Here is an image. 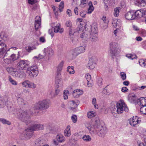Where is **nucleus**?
Here are the masks:
<instances>
[{
    "mask_svg": "<svg viewBox=\"0 0 146 146\" xmlns=\"http://www.w3.org/2000/svg\"><path fill=\"white\" fill-rule=\"evenodd\" d=\"M96 114L95 112L93 111H90L87 113V116L88 118H91L95 116Z\"/></svg>",
    "mask_w": 146,
    "mask_h": 146,
    "instance_id": "nucleus-36",
    "label": "nucleus"
},
{
    "mask_svg": "<svg viewBox=\"0 0 146 146\" xmlns=\"http://www.w3.org/2000/svg\"><path fill=\"white\" fill-rule=\"evenodd\" d=\"M83 140L85 141L88 142L90 141L91 140V137L88 135H84L82 138Z\"/></svg>",
    "mask_w": 146,
    "mask_h": 146,
    "instance_id": "nucleus-35",
    "label": "nucleus"
},
{
    "mask_svg": "<svg viewBox=\"0 0 146 146\" xmlns=\"http://www.w3.org/2000/svg\"><path fill=\"white\" fill-rule=\"evenodd\" d=\"M86 125L90 133L94 134L96 133L101 137H104L107 132L106 127L100 125V120L98 118H95V122L93 125L88 124Z\"/></svg>",
    "mask_w": 146,
    "mask_h": 146,
    "instance_id": "nucleus-2",
    "label": "nucleus"
},
{
    "mask_svg": "<svg viewBox=\"0 0 146 146\" xmlns=\"http://www.w3.org/2000/svg\"><path fill=\"white\" fill-rule=\"evenodd\" d=\"M0 38H1V39L5 40L7 38V36L5 33L3 32H1L0 33Z\"/></svg>",
    "mask_w": 146,
    "mask_h": 146,
    "instance_id": "nucleus-39",
    "label": "nucleus"
},
{
    "mask_svg": "<svg viewBox=\"0 0 146 146\" xmlns=\"http://www.w3.org/2000/svg\"><path fill=\"white\" fill-rule=\"evenodd\" d=\"M43 53H45L46 56H47V54H48V56L46 57V59L48 60H50V58L53 54V51L50 47L45 48L43 50Z\"/></svg>",
    "mask_w": 146,
    "mask_h": 146,
    "instance_id": "nucleus-11",
    "label": "nucleus"
},
{
    "mask_svg": "<svg viewBox=\"0 0 146 146\" xmlns=\"http://www.w3.org/2000/svg\"><path fill=\"white\" fill-rule=\"evenodd\" d=\"M26 72L30 78L36 76L38 74V70L36 66H32L28 68Z\"/></svg>",
    "mask_w": 146,
    "mask_h": 146,
    "instance_id": "nucleus-7",
    "label": "nucleus"
},
{
    "mask_svg": "<svg viewBox=\"0 0 146 146\" xmlns=\"http://www.w3.org/2000/svg\"><path fill=\"white\" fill-rule=\"evenodd\" d=\"M4 61L5 63L7 64H9L11 63V60L9 58H6L4 59Z\"/></svg>",
    "mask_w": 146,
    "mask_h": 146,
    "instance_id": "nucleus-58",
    "label": "nucleus"
},
{
    "mask_svg": "<svg viewBox=\"0 0 146 146\" xmlns=\"http://www.w3.org/2000/svg\"><path fill=\"white\" fill-rule=\"evenodd\" d=\"M118 46H110L108 50L109 55L112 58H115L120 52V48Z\"/></svg>",
    "mask_w": 146,
    "mask_h": 146,
    "instance_id": "nucleus-8",
    "label": "nucleus"
},
{
    "mask_svg": "<svg viewBox=\"0 0 146 146\" xmlns=\"http://www.w3.org/2000/svg\"><path fill=\"white\" fill-rule=\"evenodd\" d=\"M18 102L19 104L21 105H25V102L24 101L23 99L20 97H19L17 99Z\"/></svg>",
    "mask_w": 146,
    "mask_h": 146,
    "instance_id": "nucleus-40",
    "label": "nucleus"
},
{
    "mask_svg": "<svg viewBox=\"0 0 146 146\" xmlns=\"http://www.w3.org/2000/svg\"><path fill=\"white\" fill-rule=\"evenodd\" d=\"M92 103L94 105L95 108L98 109V106L96 104V98H94L92 99Z\"/></svg>",
    "mask_w": 146,
    "mask_h": 146,
    "instance_id": "nucleus-42",
    "label": "nucleus"
},
{
    "mask_svg": "<svg viewBox=\"0 0 146 146\" xmlns=\"http://www.w3.org/2000/svg\"><path fill=\"white\" fill-rule=\"evenodd\" d=\"M56 139L57 141L60 143L63 142L65 140L64 137L61 134L57 135L56 136Z\"/></svg>",
    "mask_w": 146,
    "mask_h": 146,
    "instance_id": "nucleus-21",
    "label": "nucleus"
},
{
    "mask_svg": "<svg viewBox=\"0 0 146 146\" xmlns=\"http://www.w3.org/2000/svg\"><path fill=\"white\" fill-rule=\"evenodd\" d=\"M0 122H1L2 123L4 124H7L9 125L11 124V123L8 120L5 119L0 118Z\"/></svg>",
    "mask_w": 146,
    "mask_h": 146,
    "instance_id": "nucleus-34",
    "label": "nucleus"
},
{
    "mask_svg": "<svg viewBox=\"0 0 146 146\" xmlns=\"http://www.w3.org/2000/svg\"><path fill=\"white\" fill-rule=\"evenodd\" d=\"M11 57L13 61H14L17 60L19 58L18 56H16L15 54H12L11 55Z\"/></svg>",
    "mask_w": 146,
    "mask_h": 146,
    "instance_id": "nucleus-51",
    "label": "nucleus"
},
{
    "mask_svg": "<svg viewBox=\"0 0 146 146\" xmlns=\"http://www.w3.org/2000/svg\"><path fill=\"white\" fill-rule=\"evenodd\" d=\"M86 13L84 11H82L80 13V15L82 17H84L85 16Z\"/></svg>",
    "mask_w": 146,
    "mask_h": 146,
    "instance_id": "nucleus-64",
    "label": "nucleus"
},
{
    "mask_svg": "<svg viewBox=\"0 0 146 146\" xmlns=\"http://www.w3.org/2000/svg\"><path fill=\"white\" fill-rule=\"evenodd\" d=\"M83 26L82 25H78V27L76 28V30L78 33L80 31L83 30L82 27Z\"/></svg>",
    "mask_w": 146,
    "mask_h": 146,
    "instance_id": "nucleus-56",
    "label": "nucleus"
},
{
    "mask_svg": "<svg viewBox=\"0 0 146 146\" xmlns=\"http://www.w3.org/2000/svg\"><path fill=\"white\" fill-rule=\"evenodd\" d=\"M50 102V101L48 100L40 101L35 105L34 107L35 111L34 113H31V114L36 115L38 113V110H42L43 109H47L49 107Z\"/></svg>",
    "mask_w": 146,
    "mask_h": 146,
    "instance_id": "nucleus-3",
    "label": "nucleus"
},
{
    "mask_svg": "<svg viewBox=\"0 0 146 146\" xmlns=\"http://www.w3.org/2000/svg\"><path fill=\"white\" fill-rule=\"evenodd\" d=\"M139 102L141 107L146 106V98H141Z\"/></svg>",
    "mask_w": 146,
    "mask_h": 146,
    "instance_id": "nucleus-27",
    "label": "nucleus"
},
{
    "mask_svg": "<svg viewBox=\"0 0 146 146\" xmlns=\"http://www.w3.org/2000/svg\"><path fill=\"white\" fill-rule=\"evenodd\" d=\"M125 106V104L124 101L123 100H120L117 103L116 109L115 105L112 106L111 108V113L114 115L116 114V113L119 114L123 113V108ZM113 116L115 117L114 115Z\"/></svg>",
    "mask_w": 146,
    "mask_h": 146,
    "instance_id": "nucleus-6",
    "label": "nucleus"
},
{
    "mask_svg": "<svg viewBox=\"0 0 146 146\" xmlns=\"http://www.w3.org/2000/svg\"><path fill=\"white\" fill-rule=\"evenodd\" d=\"M66 25L67 27H71L72 26L71 21H67L66 23Z\"/></svg>",
    "mask_w": 146,
    "mask_h": 146,
    "instance_id": "nucleus-57",
    "label": "nucleus"
},
{
    "mask_svg": "<svg viewBox=\"0 0 146 146\" xmlns=\"http://www.w3.org/2000/svg\"><path fill=\"white\" fill-rule=\"evenodd\" d=\"M104 2L105 4V7L106 9H108V6L109 4L110 5V1L108 0H104Z\"/></svg>",
    "mask_w": 146,
    "mask_h": 146,
    "instance_id": "nucleus-43",
    "label": "nucleus"
},
{
    "mask_svg": "<svg viewBox=\"0 0 146 146\" xmlns=\"http://www.w3.org/2000/svg\"><path fill=\"white\" fill-rule=\"evenodd\" d=\"M28 62L25 60H20L17 64V67L20 69H24L28 66Z\"/></svg>",
    "mask_w": 146,
    "mask_h": 146,
    "instance_id": "nucleus-12",
    "label": "nucleus"
},
{
    "mask_svg": "<svg viewBox=\"0 0 146 146\" xmlns=\"http://www.w3.org/2000/svg\"><path fill=\"white\" fill-rule=\"evenodd\" d=\"M48 33L52 37H53L54 32H53V29H49L48 30Z\"/></svg>",
    "mask_w": 146,
    "mask_h": 146,
    "instance_id": "nucleus-61",
    "label": "nucleus"
},
{
    "mask_svg": "<svg viewBox=\"0 0 146 146\" xmlns=\"http://www.w3.org/2000/svg\"><path fill=\"white\" fill-rule=\"evenodd\" d=\"M140 111L142 114L146 115V106L141 107L140 109Z\"/></svg>",
    "mask_w": 146,
    "mask_h": 146,
    "instance_id": "nucleus-41",
    "label": "nucleus"
},
{
    "mask_svg": "<svg viewBox=\"0 0 146 146\" xmlns=\"http://www.w3.org/2000/svg\"><path fill=\"white\" fill-rule=\"evenodd\" d=\"M64 63V62L63 61H62L60 62L57 67V70H58L59 71H61L63 66Z\"/></svg>",
    "mask_w": 146,
    "mask_h": 146,
    "instance_id": "nucleus-38",
    "label": "nucleus"
},
{
    "mask_svg": "<svg viewBox=\"0 0 146 146\" xmlns=\"http://www.w3.org/2000/svg\"><path fill=\"white\" fill-rule=\"evenodd\" d=\"M88 5H89V7L88 8V14L91 13L94 9V8L93 6L92 3L90 1L89 2Z\"/></svg>",
    "mask_w": 146,
    "mask_h": 146,
    "instance_id": "nucleus-30",
    "label": "nucleus"
},
{
    "mask_svg": "<svg viewBox=\"0 0 146 146\" xmlns=\"http://www.w3.org/2000/svg\"><path fill=\"white\" fill-rule=\"evenodd\" d=\"M129 123L131 125L135 126L138 123H140L141 120L138 119L137 117L136 116H133L131 119H130L129 120Z\"/></svg>",
    "mask_w": 146,
    "mask_h": 146,
    "instance_id": "nucleus-13",
    "label": "nucleus"
},
{
    "mask_svg": "<svg viewBox=\"0 0 146 146\" xmlns=\"http://www.w3.org/2000/svg\"><path fill=\"white\" fill-rule=\"evenodd\" d=\"M120 75L121 76V78L123 80H124L126 79V74L125 73L121 72L120 73Z\"/></svg>",
    "mask_w": 146,
    "mask_h": 146,
    "instance_id": "nucleus-48",
    "label": "nucleus"
},
{
    "mask_svg": "<svg viewBox=\"0 0 146 146\" xmlns=\"http://www.w3.org/2000/svg\"><path fill=\"white\" fill-rule=\"evenodd\" d=\"M33 113H34L30 112L29 110H20L17 113V116L18 118L22 121L28 123L30 122V115H33L31 114Z\"/></svg>",
    "mask_w": 146,
    "mask_h": 146,
    "instance_id": "nucleus-4",
    "label": "nucleus"
},
{
    "mask_svg": "<svg viewBox=\"0 0 146 146\" xmlns=\"http://www.w3.org/2000/svg\"><path fill=\"white\" fill-rule=\"evenodd\" d=\"M74 69V68L73 66H68L67 68V71L69 72L70 74H74L75 72Z\"/></svg>",
    "mask_w": 146,
    "mask_h": 146,
    "instance_id": "nucleus-31",
    "label": "nucleus"
},
{
    "mask_svg": "<svg viewBox=\"0 0 146 146\" xmlns=\"http://www.w3.org/2000/svg\"><path fill=\"white\" fill-rule=\"evenodd\" d=\"M36 49V48L35 46H26L25 47L26 50L28 52H30L32 50Z\"/></svg>",
    "mask_w": 146,
    "mask_h": 146,
    "instance_id": "nucleus-37",
    "label": "nucleus"
},
{
    "mask_svg": "<svg viewBox=\"0 0 146 146\" xmlns=\"http://www.w3.org/2000/svg\"><path fill=\"white\" fill-rule=\"evenodd\" d=\"M40 17L39 16H37L36 17L35 21V29L36 30H37L40 27Z\"/></svg>",
    "mask_w": 146,
    "mask_h": 146,
    "instance_id": "nucleus-15",
    "label": "nucleus"
},
{
    "mask_svg": "<svg viewBox=\"0 0 146 146\" xmlns=\"http://www.w3.org/2000/svg\"><path fill=\"white\" fill-rule=\"evenodd\" d=\"M77 135H74L72 137L71 139L74 141H77L78 139L77 138Z\"/></svg>",
    "mask_w": 146,
    "mask_h": 146,
    "instance_id": "nucleus-54",
    "label": "nucleus"
},
{
    "mask_svg": "<svg viewBox=\"0 0 146 146\" xmlns=\"http://www.w3.org/2000/svg\"><path fill=\"white\" fill-rule=\"evenodd\" d=\"M71 119L74 123H75L77 121V118L76 115H73L71 117Z\"/></svg>",
    "mask_w": 146,
    "mask_h": 146,
    "instance_id": "nucleus-52",
    "label": "nucleus"
},
{
    "mask_svg": "<svg viewBox=\"0 0 146 146\" xmlns=\"http://www.w3.org/2000/svg\"><path fill=\"white\" fill-rule=\"evenodd\" d=\"M29 81L27 80L24 81L22 83L23 86L25 87H28Z\"/></svg>",
    "mask_w": 146,
    "mask_h": 146,
    "instance_id": "nucleus-50",
    "label": "nucleus"
},
{
    "mask_svg": "<svg viewBox=\"0 0 146 146\" xmlns=\"http://www.w3.org/2000/svg\"><path fill=\"white\" fill-rule=\"evenodd\" d=\"M135 5L140 7H144L146 5V0H135Z\"/></svg>",
    "mask_w": 146,
    "mask_h": 146,
    "instance_id": "nucleus-17",
    "label": "nucleus"
},
{
    "mask_svg": "<svg viewBox=\"0 0 146 146\" xmlns=\"http://www.w3.org/2000/svg\"><path fill=\"white\" fill-rule=\"evenodd\" d=\"M6 102L3 101L2 98L0 97V108H3Z\"/></svg>",
    "mask_w": 146,
    "mask_h": 146,
    "instance_id": "nucleus-49",
    "label": "nucleus"
},
{
    "mask_svg": "<svg viewBox=\"0 0 146 146\" xmlns=\"http://www.w3.org/2000/svg\"><path fill=\"white\" fill-rule=\"evenodd\" d=\"M62 82L61 78L59 77H56L55 84V88H58L59 87L61 86Z\"/></svg>",
    "mask_w": 146,
    "mask_h": 146,
    "instance_id": "nucleus-23",
    "label": "nucleus"
},
{
    "mask_svg": "<svg viewBox=\"0 0 146 146\" xmlns=\"http://www.w3.org/2000/svg\"><path fill=\"white\" fill-rule=\"evenodd\" d=\"M43 53L44 54H39L38 55L39 56L38 58L40 59H41L44 58L45 59L47 60L46 59V57H47V56H46V55L45 53H44L43 52Z\"/></svg>",
    "mask_w": 146,
    "mask_h": 146,
    "instance_id": "nucleus-46",
    "label": "nucleus"
},
{
    "mask_svg": "<svg viewBox=\"0 0 146 146\" xmlns=\"http://www.w3.org/2000/svg\"><path fill=\"white\" fill-rule=\"evenodd\" d=\"M36 87V84L34 83L31 82L29 81L28 87L30 88H35Z\"/></svg>",
    "mask_w": 146,
    "mask_h": 146,
    "instance_id": "nucleus-47",
    "label": "nucleus"
},
{
    "mask_svg": "<svg viewBox=\"0 0 146 146\" xmlns=\"http://www.w3.org/2000/svg\"><path fill=\"white\" fill-rule=\"evenodd\" d=\"M86 47L79 46L74 49L72 52L73 57L75 58L79 54L84 52L85 50Z\"/></svg>",
    "mask_w": 146,
    "mask_h": 146,
    "instance_id": "nucleus-9",
    "label": "nucleus"
},
{
    "mask_svg": "<svg viewBox=\"0 0 146 146\" xmlns=\"http://www.w3.org/2000/svg\"><path fill=\"white\" fill-rule=\"evenodd\" d=\"M6 46H3L0 48V58H1L3 56L4 54L7 51Z\"/></svg>",
    "mask_w": 146,
    "mask_h": 146,
    "instance_id": "nucleus-28",
    "label": "nucleus"
},
{
    "mask_svg": "<svg viewBox=\"0 0 146 146\" xmlns=\"http://www.w3.org/2000/svg\"><path fill=\"white\" fill-rule=\"evenodd\" d=\"M24 69H20L18 71H16L15 73L16 76H15L18 77L20 78H25L26 76V74L25 73V71Z\"/></svg>",
    "mask_w": 146,
    "mask_h": 146,
    "instance_id": "nucleus-18",
    "label": "nucleus"
},
{
    "mask_svg": "<svg viewBox=\"0 0 146 146\" xmlns=\"http://www.w3.org/2000/svg\"><path fill=\"white\" fill-rule=\"evenodd\" d=\"M4 40H2L1 38H0V46H6L4 42Z\"/></svg>",
    "mask_w": 146,
    "mask_h": 146,
    "instance_id": "nucleus-63",
    "label": "nucleus"
},
{
    "mask_svg": "<svg viewBox=\"0 0 146 146\" xmlns=\"http://www.w3.org/2000/svg\"><path fill=\"white\" fill-rule=\"evenodd\" d=\"M126 56L130 59H133L134 58H137V56L135 55H132L131 54H128L126 55Z\"/></svg>",
    "mask_w": 146,
    "mask_h": 146,
    "instance_id": "nucleus-45",
    "label": "nucleus"
},
{
    "mask_svg": "<svg viewBox=\"0 0 146 146\" xmlns=\"http://www.w3.org/2000/svg\"><path fill=\"white\" fill-rule=\"evenodd\" d=\"M141 35L145 37L146 36V31L144 30H142L141 32Z\"/></svg>",
    "mask_w": 146,
    "mask_h": 146,
    "instance_id": "nucleus-62",
    "label": "nucleus"
},
{
    "mask_svg": "<svg viewBox=\"0 0 146 146\" xmlns=\"http://www.w3.org/2000/svg\"><path fill=\"white\" fill-rule=\"evenodd\" d=\"M143 10L142 11L140 10H138L134 12V15L135 17V19L136 18H140L141 17H143L144 14L145 13V10Z\"/></svg>",
    "mask_w": 146,
    "mask_h": 146,
    "instance_id": "nucleus-19",
    "label": "nucleus"
},
{
    "mask_svg": "<svg viewBox=\"0 0 146 146\" xmlns=\"http://www.w3.org/2000/svg\"><path fill=\"white\" fill-rule=\"evenodd\" d=\"M86 78L87 83V85L89 87H90L92 85V80L91 75L89 74H87L85 76Z\"/></svg>",
    "mask_w": 146,
    "mask_h": 146,
    "instance_id": "nucleus-20",
    "label": "nucleus"
},
{
    "mask_svg": "<svg viewBox=\"0 0 146 146\" xmlns=\"http://www.w3.org/2000/svg\"><path fill=\"white\" fill-rule=\"evenodd\" d=\"M59 9L60 12L62 11L64 7V2L63 1H62L60 3L59 5Z\"/></svg>",
    "mask_w": 146,
    "mask_h": 146,
    "instance_id": "nucleus-44",
    "label": "nucleus"
},
{
    "mask_svg": "<svg viewBox=\"0 0 146 146\" xmlns=\"http://www.w3.org/2000/svg\"><path fill=\"white\" fill-rule=\"evenodd\" d=\"M139 63L141 66L146 67V59L145 60L143 59H140L139 60Z\"/></svg>",
    "mask_w": 146,
    "mask_h": 146,
    "instance_id": "nucleus-32",
    "label": "nucleus"
},
{
    "mask_svg": "<svg viewBox=\"0 0 146 146\" xmlns=\"http://www.w3.org/2000/svg\"><path fill=\"white\" fill-rule=\"evenodd\" d=\"M36 2V0H28V2L29 4L33 5Z\"/></svg>",
    "mask_w": 146,
    "mask_h": 146,
    "instance_id": "nucleus-59",
    "label": "nucleus"
},
{
    "mask_svg": "<svg viewBox=\"0 0 146 146\" xmlns=\"http://www.w3.org/2000/svg\"><path fill=\"white\" fill-rule=\"evenodd\" d=\"M9 80L12 84L14 85H17V82L15 80H13L11 78H9Z\"/></svg>",
    "mask_w": 146,
    "mask_h": 146,
    "instance_id": "nucleus-53",
    "label": "nucleus"
},
{
    "mask_svg": "<svg viewBox=\"0 0 146 146\" xmlns=\"http://www.w3.org/2000/svg\"><path fill=\"white\" fill-rule=\"evenodd\" d=\"M7 70L9 73L13 76H16L15 73L17 72L15 69H14L12 67H8L7 68Z\"/></svg>",
    "mask_w": 146,
    "mask_h": 146,
    "instance_id": "nucleus-25",
    "label": "nucleus"
},
{
    "mask_svg": "<svg viewBox=\"0 0 146 146\" xmlns=\"http://www.w3.org/2000/svg\"><path fill=\"white\" fill-rule=\"evenodd\" d=\"M70 126L68 125L67 126L64 131V135L66 137H68L70 135Z\"/></svg>",
    "mask_w": 146,
    "mask_h": 146,
    "instance_id": "nucleus-24",
    "label": "nucleus"
},
{
    "mask_svg": "<svg viewBox=\"0 0 146 146\" xmlns=\"http://www.w3.org/2000/svg\"><path fill=\"white\" fill-rule=\"evenodd\" d=\"M134 11H129L127 12L125 15V17L126 19L130 20L135 19L134 15Z\"/></svg>",
    "mask_w": 146,
    "mask_h": 146,
    "instance_id": "nucleus-14",
    "label": "nucleus"
},
{
    "mask_svg": "<svg viewBox=\"0 0 146 146\" xmlns=\"http://www.w3.org/2000/svg\"><path fill=\"white\" fill-rule=\"evenodd\" d=\"M121 91L125 93L128 91V89L126 87H123L122 88Z\"/></svg>",
    "mask_w": 146,
    "mask_h": 146,
    "instance_id": "nucleus-55",
    "label": "nucleus"
},
{
    "mask_svg": "<svg viewBox=\"0 0 146 146\" xmlns=\"http://www.w3.org/2000/svg\"><path fill=\"white\" fill-rule=\"evenodd\" d=\"M44 129V126L42 124L34 125L26 129L24 132V137L27 139L29 138L31 136V132L34 131L42 130Z\"/></svg>",
    "mask_w": 146,
    "mask_h": 146,
    "instance_id": "nucleus-5",
    "label": "nucleus"
},
{
    "mask_svg": "<svg viewBox=\"0 0 146 146\" xmlns=\"http://www.w3.org/2000/svg\"><path fill=\"white\" fill-rule=\"evenodd\" d=\"M96 64V58L94 57H91L89 60L87 67L90 69H93L95 67Z\"/></svg>",
    "mask_w": 146,
    "mask_h": 146,
    "instance_id": "nucleus-10",
    "label": "nucleus"
},
{
    "mask_svg": "<svg viewBox=\"0 0 146 146\" xmlns=\"http://www.w3.org/2000/svg\"><path fill=\"white\" fill-rule=\"evenodd\" d=\"M120 11V8L117 7L114 9L113 15L115 17H117L119 16V13Z\"/></svg>",
    "mask_w": 146,
    "mask_h": 146,
    "instance_id": "nucleus-29",
    "label": "nucleus"
},
{
    "mask_svg": "<svg viewBox=\"0 0 146 146\" xmlns=\"http://www.w3.org/2000/svg\"><path fill=\"white\" fill-rule=\"evenodd\" d=\"M97 31V25L96 23H93L88 27H85V31L80 35V37L86 41L91 38L92 41L95 42L98 39Z\"/></svg>",
    "mask_w": 146,
    "mask_h": 146,
    "instance_id": "nucleus-1",
    "label": "nucleus"
},
{
    "mask_svg": "<svg viewBox=\"0 0 146 146\" xmlns=\"http://www.w3.org/2000/svg\"><path fill=\"white\" fill-rule=\"evenodd\" d=\"M83 93V91L80 89H77L74 90L72 93L73 97L75 98H78L82 95Z\"/></svg>",
    "mask_w": 146,
    "mask_h": 146,
    "instance_id": "nucleus-16",
    "label": "nucleus"
},
{
    "mask_svg": "<svg viewBox=\"0 0 146 146\" xmlns=\"http://www.w3.org/2000/svg\"><path fill=\"white\" fill-rule=\"evenodd\" d=\"M108 22H101L100 23V27L103 29H106L108 27Z\"/></svg>",
    "mask_w": 146,
    "mask_h": 146,
    "instance_id": "nucleus-33",
    "label": "nucleus"
},
{
    "mask_svg": "<svg viewBox=\"0 0 146 146\" xmlns=\"http://www.w3.org/2000/svg\"><path fill=\"white\" fill-rule=\"evenodd\" d=\"M70 103L71 106H72L71 107V109L73 110L77 107L78 105L79 104V102L78 100H76L70 101Z\"/></svg>",
    "mask_w": 146,
    "mask_h": 146,
    "instance_id": "nucleus-22",
    "label": "nucleus"
},
{
    "mask_svg": "<svg viewBox=\"0 0 146 146\" xmlns=\"http://www.w3.org/2000/svg\"><path fill=\"white\" fill-rule=\"evenodd\" d=\"M144 143H138L139 146H146V138L144 139Z\"/></svg>",
    "mask_w": 146,
    "mask_h": 146,
    "instance_id": "nucleus-60",
    "label": "nucleus"
},
{
    "mask_svg": "<svg viewBox=\"0 0 146 146\" xmlns=\"http://www.w3.org/2000/svg\"><path fill=\"white\" fill-rule=\"evenodd\" d=\"M60 24H57L54 28V32L55 33L59 32L60 33H62L64 31L63 29L60 28Z\"/></svg>",
    "mask_w": 146,
    "mask_h": 146,
    "instance_id": "nucleus-26",
    "label": "nucleus"
}]
</instances>
